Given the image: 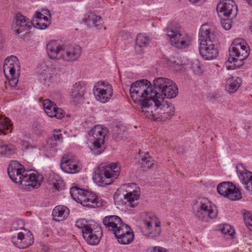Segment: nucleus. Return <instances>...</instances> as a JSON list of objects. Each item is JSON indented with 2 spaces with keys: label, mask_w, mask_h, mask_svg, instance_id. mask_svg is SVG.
Masks as SVG:
<instances>
[{
  "label": "nucleus",
  "mask_w": 252,
  "mask_h": 252,
  "mask_svg": "<svg viewBox=\"0 0 252 252\" xmlns=\"http://www.w3.org/2000/svg\"><path fill=\"white\" fill-rule=\"evenodd\" d=\"M151 83L146 79H141L132 83L129 89L130 96L135 103L140 105L141 112L145 115L150 106L155 103L154 89H152Z\"/></svg>",
  "instance_id": "obj_1"
},
{
  "label": "nucleus",
  "mask_w": 252,
  "mask_h": 252,
  "mask_svg": "<svg viewBox=\"0 0 252 252\" xmlns=\"http://www.w3.org/2000/svg\"><path fill=\"white\" fill-rule=\"evenodd\" d=\"M159 93H155V103L150 106V108L145 112V116L154 121H165L170 119L174 114L175 108L170 102L163 100V97L158 96Z\"/></svg>",
  "instance_id": "obj_2"
},
{
  "label": "nucleus",
  "mask_w": 252,
  "mask_h": 252,
  "mask_svg": "<svg viewBox=\"0 0 252 252\" xmlns=\"http://www.w3.org/2000/svg\"><path fill=\"white\" fill-rule=\"evenodd\" d=\"M200 41L199 52L201 56L206 60H211L218 55L219 52L214 34L211 33L210 28L207 24L201 26L199 33Z\"/></svg>",
  "instance_id": "obj_3"
},
{
  "label": "nucleus",
  "mask_w": 252,
  "mask_h": 252,
  "mask_svg": "<svg viewBox=\"0 0 252 252\" xmlns=\"http://www.w3.org/2000/svg\"><path fill=\"white\" fill-rule=\"evenodd\" d=\"M248 48L243 39H235L229 48V58L226 63L228 69H235L241 67L244 63V60L249 56Z\"/></svg>",
  "instance_id": "obj_4"
},
{
  "label": "nucleus",
  "mask_w": 252,
  "mask_h": 252,
  "mask_svg": "<svg viewBox=\"0 0 252 252\" xmlns=\"http://www.w3.org/2000/svg\"><path fill=\"white\" fill-rule=\"evenodd\" d=\"M121 167L118 162H113L106 166H100L93 176L94 182L99 186L104 187L112 184L120 173Z\"/></svg>",
  "instance_id": "obj_5"
},
{
  "label": "nucleus",
  "mask_w": 252,
  "mask_h": 252,
  "mask_svg": "<svg viewBox=\"0 0 252 252\" xmlns=\"http://www.w3.org/2000/svg\"><path fill=\"white\" fill-rule=\"evenodd\" d=\"M24 228L23 221L18 220L13 222L11 225L10 231L16 232L11 236L13 244L19 249H26L33 243V236L32 233L29 231L26 235L23 232L18 231Z\"/></svg>",
  "instance_id": "obj_6"
},
{
  "label": "nucleus",
  "mask_w": 252,
  "mask_h": 252,
  "mask_svg": "<svg viewBox=\"0 0 252 252\" xmlns=\"http://www.w3.org/2000/svg\"><path fill=\"white\" fill-rule=\"evenodd\" d=\"M166 32L173 46L178 48H183L188 46V37L181 30V26L178 22L173 21L170 23L166 29Z\"/></svg>",
  "instance_id": "obj_7"
},
{
  "label": "nucleus",
  "mask_w": 252,
  "mask_h": 252,
  "mask_svg": "<svg viewBox=\"0 0 252 252\" xmlns=\"http://www.w3.org/2000/svg\"><path fill=\"white\" fill-rule=\"evenodd\" d=\"M154 92L159 93L158 96L162 95L167 98H173L178 94V88L172 80L166 78L159 77L153 81Z\"/></svg>",
  "instance_id": "obj_8"
},
{
  "label": "nucleus",
  "mask_w": 252,
  "mask_h": 252,
  "mask_svg": "<svg viewBox=\"0 0 252 252\" xmlns=\"http://www.w3.org/2000/svg\"><path fill=\"white\" fill-rule=\"evenodd\" d=\"M192 209L196 218L201 221L215 218L217 215V211L214 210L207 199L201 197L194 201Z\"/></svg>",
  "instance_id": "obj_9"
},
{
  "label": "nucleus",
  "mask_w": 252,
  "mask_h": 252,
  "mask_svg": "<svg viewBox=\"0 0 252 252\" xmlns=\"http://www.w3.org/2000/svg\"><path fill=\"white\" fill-rule=\"evenodd\" d=\"M3 72L9 80V84L14 87L18 82V77L20 75V66L18 58L15 56L7 57L3 65Z\"/></svg>",
  "instance_id": "obj_10"
},
{
  "label": "nucleus",
  "mask_w": 252,
  "mask_h": 252,
  "mask_svg": "<svg viewBox=\"0 0 252 252\" xmlns=\"http://www.w3.org/2000/svg\"><path fill=\"white\" fill-rule=\"evenodd\" d=\"M31 28V23L21 14L16 15V23L14 26L15 33L20 38L24 39L29 36V30Z\"/></svg>",
  "instance_id": "obj_11"
},
{
  "label": "nucleus",
  "mask_w": 252,
  "mask_h": 252,
  "mask_svg": "<svg viewBox=\"0 0 252 252\" xmlns=\"http://www.w3.org/2000/svg\"><path fill=\"white\" fill-rule=\"evenodd\" d=\"M86 84L84 82L79 81L73 84L69 91V97L71 100L75 104H81L85 99L86 93Z\"/></svg>",
  "instance_id": "obj_12"
},
{
  "label": "nucleus",
  "mask_w": 252,
  "mask_h": 252,
  "mask_svg": "<svg viewBox=\"0 0 252 252\" xmlns=\"http://www.w3.org/2000/svg\"><path fill=\"white\" fill-rule=\"evenodd\" d=\"M86 230L87 231L83 233V236L87 243L92 246L97 245L102 235L101 228L94 224L89 229Z\"/></svg>",
  "instance_id": "obj_13"
},
{
  "label": "nucleus",
  "mask_w": 252,
  "mask_h": 252,
  "mask_svg": "<svg viewBox=\"0 0 252 252\" xmlns=\"http://www.w3.org/2000/svg\"><path fill=\"white\" fill-rule=\"evenodd\" d=\"M61 168L64 172L74 174L80 171V168L77 164L71 154H64L61 159Z\"/></svg>",
  "instance_id": "obj_14"
},
{
  "label": "nucleus",
  "mask_w": 252,
  "mask_h": 252,
  "mask_svg": "<svg viewBox=\"0 0 252 252\" xmlns=\"http://www.w3.org/2000/svg\"><path fill=\"white\" fill-rule=\"evenodd\" d=\"M20 165L16 161H12L10 163L7 172L10 178L15 183L21 184L23 179L25 175V171L22 172V168L20 167Z\"/></svg>",
  "instance_id": "obj_15"
},
{
  "label": "nucleus",
  "mask_w": 252,
  "mask_h": 252,
  "mask_svg": "<svg viewBox=\"0 0 252 252\" xmlns=\"http://www.w3.org/2000/svg\"><path fill=\"white\" fill-rule=\"evenodd\" d=\"M217 10L218 12L227 17L233 14L235 16L237 14V7L234 0H225L218 4Z\"/></svg>",
  "instance_id": "obj_16"
},
{
  "label": "nucleus",
  "mask_w": 252,
  "mask_h": 252,
  "mask_svg": "<svg viewBox=\"0 0 252 252\" xmlns=\"http://www.w3.org/2000/svg\"><path fill=\"white\" fill-rule=\"evenodd\" d=\"M79 201L83 206L89 208H95L100 207L103 205L101 199L95 194L89 192L87 195L80 197Z\"/></svg>",
  "instance_id": "obj_17"
},
{
  "label": "nucleus",
  "mask_w": 252,
  "mask_h": 252,
  "mask_svg": "<svg viewBox=\"0 0 252 252\" xmlns=\"http://www.w3.org/2000/svg\"><path fill=\"white\" fill-rule=\"evenodd\" d=\"M237 172L244 188L249 191H252V175L251 172L248 171L242 164L236 167Z\"/></svg>",
  "instance_id": "obj_18"
},
{
  "label": "nucleus",
  "mask_w": 252,
  "mask_h": 252,
  "mask_svg": "<svg viewBox=\"0 0 252 252\" xmlns=\"http://www.w3.org/2000/svg\"><path fill=\"white\" fill-rule=\"evenodd\" d=\"M43 178L37 173H25L21 185L37 189L41 185Z\"/></svg>",
  "instance_id": "obj_19"
},
{
  "label": "nucleus",
  "mask_w": 252,
  "mask_h": 252,
  "mask_svg": "<svg viewBox=\"0 0 252 252\" xmlns=\"http://www.w3.org/2000/svg\"><path fill=\"white\" fill-rule=\"evenodd\" d=\"M48 56L52 59H60L63 56V49L56 41H51L46 45Z\"/></svg>",
  "instance_id": "obj_20"
},
{
  "label": "nucleus",
  "mask_w": 252,
  "mask_h": 252,
  "mask_svg": "<svg viewBox=\"0 0 252 252\" xmlns=\"http://www.w3.org/2000/svg\"><path fill=\"white\" fill-rule=\"evenodd\" d=\"M81 53V49L79 46H72L68 50L63 49V56L62 59L67 62L75 61L79 58Z\"/></svg>",
  "instance_id": "obj_21"
},
{
  "label": "nucleus",
  "mask_w": 252,
  "mask_h": 252,
  "mask_svg": "<svg viewBox=\"0 0 252 252\" xmlns=\"http://www.w3.org/2000/svg\"><path fill=\"white\" fill-rule=\"evenodd\" d=\"M96 92L97 93L95 96L96 100L102 103H105L112 96L113 90L112 86L110 85H108L107 86V89L106 90L101 88H96L94 94H95Z\"/></svg>",
  "instance_id": "obj_22"
},
{
  "label": "nucleus",
  "mask_w": 252,
  "mask_h": 252,
  "mask_svg": "<svg viewBox=\"0 0 252 252\" xmlns=\"http://www.w3.org/2000/svg\"><path fill=\"white\" fill-rule=\"evenodd\" d=\"M121 220L117 216H108L103 218V224L106 229L113 232L121 222Z\"/></svg>",
  "instance_id": "obj_23"
},
{
  "label": "nucleus",
  "mask_w": 252,
  "mask_h": 252,
  "mask_svg": "<svg viewBox=\"0 0 252 252\" xmlns=\"http://www.w3.org/2000/svg\"><path fill=\"white\" fill-rule=\"evenodd\" d=\"M152 38L149 35L143 33L137 35L135 40V48L136 52L140 54L142 52L143 48L147 46L151 41Z\"/></svg>",
  "instance_id": "obj_24"
},
{
  "label": "nucleus",
  "mask_w": 252,
  "mask_h": 252,
  "mask_svg": "<svg viewBox=\"0 0 252 252\" xmlns=\"http://www.w3.org/2000/svg\"><path fill=\"white\" fill-rule=\"evenodd\" d=\"M98 136L100 137H96L95 141L93 143V147L91 149L92 153L94 155H98L102 153L104 148L102 145L104 143V135L102 132V128H101L100 132H98Z\"/></svg>",
  "instance_id": "obj_25"
},
{
  "label": "nucleus",
  "mask_w": 252,
  "mask_h": 252,
  "mask_svg": "<svg viewBox=\"0 0 252 252\" xmlns=\"http://www.w3.org/2000/svg\"><path fill=\"white\" fill-rule=\"evenodd\" d=\"M139 191L136 189L126 193L124 195V199L126 201V205L131 207H135L137 204L136 201L139 199Z\"/></svg>",
  "instance_id": "obj_26"
},
{
  "label": "nucleus",
  "mask_w": 252,
  "mask_h": 252,
  "mask_svg": "<svg viewBox=\"0 0 252 252\" xmlns=\"http://www.w3.org/2000/svg\"><path fill=\"white\" fill-rule=\"evenodd\" d=\"M69 214V210L66 206L63 205L57 206L52 211L53 218H58L59 220H62L66 219Z\"/></svg>",
  "instance_id": "obj_27"
},
{
  "label": "nucleus",
  "mask_w": 252,
  "mask_h": 252,
  "mask_svg": "<svg viewBox=\"0 0 252 252\" xmlns=\"http://www.w3.org/2000/svg\"><path fill=\"white\" fill-rule=\"evenodd\" d=\"M241 79L239 77H231L227 80L226 90L229 93H235L240 87Z\"/></svg>",
  "instance_id": "obj_28"
},
{
  "label": "nucleus",
  "mask_w": 252,
  "mask_h": 252,
  "mask_svg": "<svg viewBox=\"0 0 252 252\" xmlns=\"http://www.w3.org/2000/svg\"><path fill=\"white\" fill-rule=\"evenodd\" d=\"M101 17L96 15L94 13H90L85 16L84 21L89 27H97L99 26L101 21Z\"/></svg>",
  "instance_id": "obj_29"
},
{
  "label": "nucleus",
  "mask_w": 252,
  "mask_h": 252,
  "mask_svg": "<svg viewBox=\"0 0 252 252\" xmlns=\"http://www.w3.org/2000/svg\"><path fill=\"white\" fill-rule=\"evenodd\" d=\"M235 189V185L229 182H224L220 183L218 187L217 190L218 193L222 196H226L230 189Z\"/></svg>",
  "instance_id": "obj_30"
},
{
  "label": "nucleus",
  "mask_w": 252,
  "mask_h": 252,
  "mask_svg": "<svg viewBox=\"0 0 252 252\" xmlns=\"http://www.w3.org/2000/svg\"><path fill=\"white\" fill-rule=\"evenodd\" d=\"M49 184L56 190H61L63 189L64 183L60 177L58 175L51 176L49 179Z\"/></svg>",
  "instance_id": "obj_31"
},
{
  "label": "nucleus",
  "mask_w": 252,
  "mask_h": 252,
  "mask_svg": "<svg viewBox=\"0 0 252 252\" xmlns=\"http://www.w3.org/2000/svg\"><path fill=\"white\" fill-rule=\"evenodd\" d=\"M130 228L127 224L124 223L121 220V222L117 228L113 232V234L117 239L130 232Z\"/></svg>",
  "instance_id": "obj_32"
},
{
  "label": "nucleus",
  "mask_w": 252,
  "mask_h": 252,
  "mask_svg": "<svg viewBox=\"0 0 252 252\" xmlns=\"http://www.w3.org/2000/svg\"><path fill=\"white\" fill-rule=\"evenodd\" d=\"M12 126L11 121L8 118H0V134L1 133L5 135L8 132L6 131L9 130L10 132Z\"/></svg>",
  "instance_id": "obj_33"
},
{
  "label": "nucleus",
  "mask_w": 252,
  "mask_h": 252,
  "mask_svg": "<svg viewBox=\"0 0 252 252\" xmlns=\"http://www.w3.org/2000/svg\"><path fill=\"white\" fill-rule=\"evenodd\" d=\"M159 222L157 218L153 213H145L144 215V222L147 228L150 230L152 224H156V222Z\"/></svg>",
  "instance_id": "obj_34"
},
{
  "label": "nucleus",
  "mask_w": 252,
  "mask_h": 252,
  "mask_svg": "<svg viewBox=\"0 0 252 252\" xmlns=\"http://www.w3.org/2000/svg\"><path fill=\"white\" fill-rule=\"evenodd\" d=\"M190 68L197 75H201L204 71L203 64L197 59L193 60L190 63Z\"/></svg>",
  "instance_id": "obj_35"
},
{
  "label": "nucleus",
  "mask_w": 252,
  "mask_h": 252,
  "mask_svg": "<svg viewBox=\"0 0 252 252\" xmlns=\"http://www.w3.org/2000/svg\"><path fill=\"white\" fill-rule=\"evenodd\" d=\"M143 168V170L149 169L154 165V160L153 158L149 156V153L145 154L144 157H142L141 160L139 162Z\"/></svg>",
  "instance_id": "obj_36"
},
{
  "label": "nucleus",
  "mask_w": 252,
  "mask_h": 252,
  "mask_svg": "<svg viewBox=\"0 0 252 252\" xmlns=\"http://www.w3.org/2000/svg\"><path fill=\"white\" fill-rule=\"evenodd\" d=\"M230 190L225 197L232 201L239 200L242 198V194L240 189L236 188L235 186V189H230Z\"/></svg>",
  "instance_id": "obj_37"
},
{
  "label": "nucleus",
  "mask_w": 252,
  "mask_h": 252,
  "mask_svg": "<svg viewBox=\"0 0 252 252\" xmlns=\"http://www.w3.org/2000/svg\"><path fill=\"white\" fill-rule=\"evenodd\" d=\"M31 23L33 27L39 30L45 29L50 24V21L44 22L43 20L37 19H32Z\"/></svg>",
  "instance_id": "obj_38"
},
{
  "label": "nucleus",
  "mask_w": 252,
  "mask_h": 252,
  "mask_svg": "<svg viewBox=\"0 0 252 252\" xmlns=\"http://www.w3.org/2000/svg\"><path fill=\"white\" fill-rule=\"evenodd\" d=\"M94 223H89L85 220H78L76 221L75 226L79 229H81L82 232H85L87 229H89Z\"/></svg>",
  "instance_id": "obj_39"
},
{
  "label": "nucleus",
  "mask_w": 252,
  "mask_h": 252,
  "mask_svg": "<svg viewBox=\"0 0 252 252\" xmlns=\"http://www.w3.org/2000/svg\"><path fill=\"white\" fill-rule=\"evenodd\" d=\"M89 191H87L85 190L76 187H72L70 189V193L72 197L75 199V198L73 197V195H77V198L79 200L80 197L84 196L85 195H87Z\"/></svg>",
  "instance_id": "obj_40"
},
{
  "label": "nucleus",
  "mask_w": 252,
  "mask_h": 252,
  "mask_svg": "<svg viewBox=\"0 0 252 252\" xmlns=\"http://www.w3.org/2000/svg\"><path fill=\"white\" fill-rule=\"evenodd\" d=\"M134 235L132 232H130L121 237H118V241L119 243L123 245L129 244L133 240Z\"/></svg>",
  "instance_id": "obj_41"
},
{
  "label": "nucleus",
  "mask_w": 252,
  "mask_h": 252,
  "mask_svg": "<svg viewBox=\"0 0 252 252\" xmlns=\"http://www.w3.org/2000/svg\"><path fill=\"white\" fill-rule=\"evenodd\" d=\"M160 222H156L155 229L149 232L147 234V236L151 238H156L160 235Z\"/></svg>",
  "instance_id": "obj_42"
},
{
  "label": "nucleus",
  "mask_w": 252,
  "mask_h": 252,
  "mask_svg": "<svg viewBox=\"0 0 252 252\" xmlns=\"http://www.w3.org/2000/svg\"><path fill=\"white\" fill-rule=\"evenodd\" d=\"M43 131V128L40 124L34 122L32 125V132L37 136H39Z\"/></svg>",
  "instance_id": "obj_43"
},
{
  "label": "nucleus",
  "mask_w": 252,
  "mask_h": 252,
  "mask_svg": "<svg viewBox=\"0 0 252 252\" xmlns=\"http://www.w3.org/2000/svg\"><path fill=\"white\" fill-rule=\"evenodd\" d=\"M220 231L223 234H227L229 236H233V233H234V230L227 224L224 225L223 228L220 229Z\"/></svg>",
  "instance_id": "obj_44"
},
{
  "label": "nucleus",
  "mask_w": 252,
  "mask_h": 252,
  "mask_svg": "<svg viewBox=\"0 0 252 252\" xmlns=\"http://www.w3.org/2000/svg\"><path fill=\"white\" fill-rule=\"evenodd\" d=\"M43 106L45 111H48L49 112V109L51 107V108L55 109V106H56V105L50 100L46 99L43 101Z\"/></svg>",
  "instance_id": "obj_45"
},
{
  "label": "nucleus",
  "mask_w": 252,
  "mask_h": 252,
  "mask_svg": "<svg viewBox=\"0 0 252 252\" xmlns=\"http://www.w3.org/2000/svg\"><path fill=\"white\" fill-rule=\"evenodd\" d=\"M244 221L248 228L252 230V215L251 214H247L244 216Z\"/></svg>",
  "instance_id": "obj_46"
},
{
  "label": "nucleus",
  "mask_w": 252,
  "mask_h": 252,
  "mask_svg": "<svg viewBox=\"0 0 252 252\" xmlns=\"http://www.w3.org/2000/svg\"><path fill=\"white\" fill-rule=\"evenodd\" d=\"M221 24L223 28L225 30H228L231 27V21L229 19H221Z\"/></svg>",
  "instance_id": "obj_47"
},
{
  "label": "nucleus",
  "mask_w": 252,
  "mask_h": 252,
  "mask_svg": "<svg viewBox=\"0 0 252 252\" xmlns=\"http://www.w3.org/2000/svg\"><path fill=\"white\" fill-rule=\"evenodd\" d=\"M64 116V113L63 111L61 108H59L57 107L55 111H54L53 117H55L57 119H61L63 118Z\"/></svg>",
  "instance_id": "obj_48"
},
{
  "label": "nucleus",
  "mask_w": 252,
  "mask_h": 252,
  "mask_svg": "<svg viewBox=\"0 0 252 252\" xmlns=\"http://www.w3.org/2000/svg\"><path fill=\"white\" fill-rule=\"evenodd\" d=\"M101 127L99 126H94L89 132V134L93 136L95 139L98 136V132H100Z\"/></svg>",
  "instance_id": "obj_49"
},
{
  "label": "nucleus",
  "mask_w": 252,
  "mask_h": 252,
  "mask_svg": "<svg viewBox=\"0 0 252 252\" xmlns=\"http://www.w3.org/2000/svg\"><path fill=\"white\" fill-rule=\"evenodd\" d=\"M53 137L56 141L62 142L63 137L60 130H55L53 133Z\"/></svg>",
  "instance_id": "obj_50"
},
{
  "label": "nucleus",
  "mask_w": 252,
  "mask_h": 252,
  "mask_svg": "<svg viewBox=\"0 0 252 252\" xmlns=\"http://www.w3.org/2000/svg\"><path fill=\"white\" fill-rule=\"evenodd\" d=\"M147 252H166L165 249L160 247H155L149 248Z\"/></svg>",
  "instance_id": "obj_51"
},
{
  "label": "nucleus",
  "mask_w": 252,
  "mask_h": 252,
  "mask_svg": "<svg viewBox=\"0 0 252 252\" xmlns=\"http://www.w3.org/2000/svg\"><path fill=\"white\" fill-rule=\"evenodd\" d=\"M7 147L3 142L0 139V155L5 154L7 153Z\"/></svg>",
  "instance_id": "obj_52"
},
{
  "label": "nucleus",
  "mask_w": 252,
  "mask_h": 252,
  "mask_svg": "<svg viewBox=\"0 0 252 252\" xmlns=\"http://www.w3.org/2000/svg\"><path fill=\"white\" fill-rule=\"evenodd\" d=\"M57 107V106H55V109L54 108H50V109H49V113L48 111H45V113H46V114L50 117H53V115L54 113V111H55L56 110V108Z\"/></svg>",
  "instance_id": "obj_53"
},
{
  "label": "nucleus",
  "mask_w": 252,
  "mask_h": 252,
  "mask_svg": "<svg viewBox=\"0 0 252 252\" xmlns=\"http://www.w3.org/2000/svg\"><path fill=\"white\" fill-rule=\"evenodd\" d=\"M41 12L36 11L34 14V17L33 19H42L43 20L42 18L43 16H44Z\"/></svg>",
  "instance_id": "obj_54"
},
{
  "label": "nucleus",
  "mask_w": 252,
  "mask_h": 252,
  "mask_svg": "<svg viewBox=\"0 0 252 252\" xmlns=\"http://www.w3.org/2000/svg\"><path fill=\"white\" fill-rule=\"evenodd\" d=\"M42 19H43L44 22H46L47 21H49L48 18L45 15L44 16H43Z\"/></svg>",
  "instance_id": "obj_55"
},
{
  "label": "nucleus",
  "mask_w": 252,
  "mask_h": 252,
  "mask_svg": "<svg viewBox=\"0 0 252 252\" xmlns=\"http://www.w3.org/2000/svg\"><path fill=\"white\" fill-rule=\"evenodd\" d=\"M189 0L193 3H197V2H198L200 1H201L202 0Z\"/></svg>",
  "instance_id": "obj_56"
},
{
  "label": "nucleus",
  "mask_w": 252,
  "mask_h": 252,
  "mask_svg": "<svg viewBox=\"0 0 252 252\" xmlns=\"http://www.w3.org/2000/svg\"><path fill=\"white\" fill-rule=\"evenodd\" d=\"M247 1H248L249 4L252 5V0H247Z\"/></svg>",
  "instance_id": "obj_57"
},
{
  "label": "nucleus",
  "mask_w": 252,
  "mask_h": 252,
  "mask_svg": "<svg viewBox=\"0 0 252 252\" xmlns=\"http://www.w3.org/2000/svg\"><path fill=\"white\" fill-rule=\"evenodd\" d=\"M46 13H48V15H49V16H50V11H49V10H47V11H46Z\"/></svg>",
  "instance_id": "obj_58"
}]
</instances>
